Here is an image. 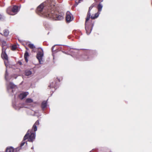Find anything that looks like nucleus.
Masks as SVG:
<instances>
[{
  "label": "nucleus",
  "mask_w": 152,
  "mask_h": 152,
  "mask_svg": "<svg viewBox=\"0 0 152 152\" xmlns=\"http://www.w3.org/2000/svg\"><path fill=\"white\" fill-rule=\"evenodd\" d=\"M55 6L53 0H47L41 4L37 9V12L40 16L48 18L53 7Z\"/></svg>",
  "instance_id": "obj_1"
},
{
  "label": "nucleus",
  "mask_w": 152,
  "mask_h": 152,
  "mask_svg": "<svg viewBox=\"0 0 152 152\" xmlns=\"http://www.w3.org/2000/svg\"><path fill=\"white\" fill-rule=\"evenodd\" d=\"M39 124V122L37 120L33 126L32 129L31 130H28L26 134L24 137L23 140L20 144V147H19L20 150L21 148L26 143L27 145V143L25 141V140L28 139V141L30 142H33L34 140L35 139L36 133L35 132L37 130V126H38Z\"/></svg>",
  "instance_id": "obj_2"
},
{
  "label": "nucleus",
  "mask_w": 152,
  "mask_h": 152,
  "mask_svg": "<svg viewBox=\"0 0 152 152\" xmlns=\"http://www.w3.org/2000/svg\"><path fill=\"white\" fill-rule=\"evenodd\" d=\"M55 6L51 11L50 13L48 18H52L56 20H62L64 18L63 15L61 14L58 13L57 11H55Z\"/></svg>",
  "instance_id": "obj_3"
},
{
  "label": "nucleus",
  "mask_w": 152,
  "mask_h": 152,
  "mask_svg": "<svg viewBox=\"0 0 152 152\" xmlns=\"http://www.w3.org/2000/svg\"><path fill=\"white\" fill-rule=\"evenodd\" d=\"M18 11V7L14 6L13 7H10L7 9V14L11 15H14L17 14Z\"/></svg>",
  "instance_id": "obj_4"
},
{
  "label": "nucleus",
  "mask_w": 152,
  "mask_h": 152,
  "mask_svg": "<svg viewBox=\"0 0 152 152\" xmlns=\"http://www.w3.org/2000/svg\"><path fill=\"white\" fill-rule=\"evenodd\" d=\"M42 52L39 51L37 53V58L40 64H42V63L41 62L42 61V59L43 56V52L42 49Z\"/></svg>",
  "instance_id": "obj_5"
},
{
  "label": "nucleus",
  "mask_w": 152,
  "mask_h": 152,
  "mask_svg": "<svg viewBox=\"0 0 152 152\" xmlns=\"http://www.w3.org/2000/svg\"><path fill=\"white\" fill-rule=\"evenodd\" d=\"M16 87L15 85H14L13 83L10 82L9 84L7 85V88L8 92H13V89L15 88Z\"/></svg>",
  "instance_id": "obj_6"
},
{
  "label": "nucleus",
  "mask_w": 152,
  "mask_h": 152,
  "mask_svg": "<svg viewBox=\"0 0 152 152\" xmlns=\"http://www.w3.org/2000/svg\"><path fill=\"white\" fill-rule=\"evenodd\" d=\"M66 21L68 22L72 20L73 19L72 14L69 11L66 13Z\"/></svg>",
  "instance_id": "obj_7"
},
{
  "label": "nucleus",
  "mask_w": 152,
  "mask_h": 152,
  "mask_svg": "<svg viewBox=\"0 0 152 152\" xmlns=\"http://www.w3.org/2000/svg\"><path fill=\"white\" fill-rule=\"evenodd\" d=\"M20 149L19 148H17L16 149H14L12 147H8L7 148L6 150V152H17Z\"/></svg>",
  "instance_id": "obj_8"
},
{
  "label": "nucleus",
  "mask_w": 152,
  "mask_h": 152,
  "mask_svg": "<svg viewBox=\"0 0 152 152\" xmlns=\"http://www.w3.org/2000/svg\"><path fill=\"white\" fill-rule=\"evenodd\" d=\"M6 48H3V50H2V52L1 54L2 58L6 61L8 60V57L7 55L5 53Z\"/></svg>",
  "instance_id": "obj_9"
},
{
  "label": "nucleus",
  "mask_w": 152,
  "mask_h": 152,
  "mask_svg": "<svg viewBox=\"0 0 152 152\" xmlns=\"http://www.w3.org/2000/svg\"><path fill=\"white\" fill-rule=\"evenodd\" d=\"M28 94V92L22 93L20 94L19 97L20 99H22L26 97Z\"/></svg>",
  "instance_id": "obj_10"
},
{
  "label": "nucleus",
  "mask_w": 152,
  "mask_h": 152,
  "mask_svg": "<svg viewBox=\"0 0 152 152\" xmlns=\"http://www.w3.org/2000/svg\"><path fill=\"white\" fill-rule=\"evenodd\" d=\"M90 18V16H87L86 19V20L85 22V28L87 30V32H88V25H89V22H88V20H89Z\"/></svg>",
  "instance_id": "obj_11"
},
{
  "label": "nucleus",
  "mask_w": 152,
  "mask_h": 152,
  "mask_svg": "<svg viewBox=\"0 0 152 152\" xmlns=\"http://www.w3.org/2000/svg\"><path fill=\"white\" fill-rule=\"evenodd\" d=\"M48 87L50 88H54L55 89H56L57 88L56 86V83L55 82L51 83Z\"/></svg>",
  "instance_id": "obj_12"
},
{
  "label": "nucleus",
  "mask_w": 152,
  "mask_h": 152,
  "mask_svg": "<svg viewBox=\"0 0 152 152\" xmlns=\"http://www.w3.org/2000/svg\"><path fill=\"white\" fill-rule=\"evenodd\" d=\"M87 28H88V32H87V30H86V28H85V29H86V34H87V35H89L91 33V31L92 27H91V26H90V25H88Z\"/></svg>",
  "instance_id": "obj_13"
},
{
  "label": "nucleus",
  "mask_w": 152,
  "mask_h": 152,
  "mask_svg": "<svg viewBox=\"0 0 152 152\" xmlns=\"http://www.w3.org/2000/svg\"><path fill=\"white\" fill-rule=\"evenodd\" d=\"M47 106V102L46 101H44L42 104V107L43 109H44Z\"/></svg>",
  "instance_id": "obj_14"
},
{
  "label": "nucleus",
  "mask_w": 152,
  "mask_h": 152,
  "mask_svg": "<svg viewBox=\"0 0 152 152\" xmlns=\"http://www.w3.org/2000/svg\"><path fill=\"white\" fill-rule=\"evenodd\" d=\"M31 74H32L30 70H26L25 71V75H26V76H29V75H31Z\"/></svg>",
  "instance_id": "obj_15"
},
{
  "label": "nucleus",
  "mask_w": 152,
  "mask_h": 152,
  "mask_svg": "<svg viewBox=\"0 0 152 152\" xmlns=\"http://www.w3.org/2000/svg\"><path fill=\"white\" fill-rule=\"evenodd\" d=\"M33 102V100L32 99L30 98H28L26 99L25 103L26 104H28L32 103Z\"/></svg>",
  "instance_id": "obj_16"
},
{
  "label": "nucleus",
  "mask_w": 152,
  "mask_h": 152,
  "mask_svg": "<svg viewBox=\"0 0 152 152\" xmlns=\"http://www.w3.org/2000/svg\"><path fill=\"white\" fill-rule=\"evenodd\" d=\"M1 43H2V50H3V48H6L5 47L7 45L6 42L4 40L1 41Z\"/></svg>",
  "instance_id": "obj_17"
},
{
  "label": "nucleus",
  "mask_w": 152,
  "mask_h": 152,
  "mask_svg": "<svg viewBox=\"0 0 152 152\" xmlns=\"http://www.w3.org/2000/svg\"><path fill=\"white\" fill-rule=\"evenodd\" d=\"M102 7H103V6L102 4L99 3L98 4V6L97 8H98V11L99 12H101V11L102 10Z\"/></svg>",
  "instance_id": "obj_18"
},
{
  "label": "nucleus",
  "mask_w": 152,
  "mask_h": 152,
  "mask_svg": "<svg viewBox=\"0 0 152 152\" xmlns=\"http://www.w3.org/2000/svg\"><path fill=\"white\" fill-rule=\"evenodd\" d=\"M29 56L28 53L27 52H26L24 55V58L26 62L28 61L27 57Z\"/></svg>",
  "instance_id": "obj_19"
},
{
  "label": "nucleus",
  "mask_w": 152,
  "mask_h": 152,
  "mask_svg": "<svg viewBox=\"0 0 152 152\" xmlns=\"http://www.w3.org/2000/svg\"><path fill=\"white\" fill-rule=\"evenodd\" d=\"M9 31L7 30H5L4 31V34L5 36H7L9 34Z\"/></svg>",
  "instance_id": "obj_20"
},
{
  "label": "nucleus",
  "mask_w": 152,
  "mask_h": 152,
  "mask_svg": "<svg viewBox=\"0 0 152 152\" xmlns=\"http://www.w3.org/2000/svg\"><path fill=\"white\" fill-rule=\"evenodd\" d=\"M28 46L31 49H33L35 48V46L33 44L30 43L28 44Z\"/></svg>",
  "instance_id": "obj_21"
},
{
  "label": "nucleus",
  "mask_w": 152,
  "mask_h": 152,
  "mask_svg": "<svg viewBox=\"0 0 152 152\" xmlns=\"http://www.w3.org/2000/svg\"><path fill=\"white\" fill-rule=\"evenodd\" d=\"M17 45H12L11 47V49L13 50H15L17 48Z\"/></svg>",
  "instance_id": "obj_22"
},
{
  "label": "nucleus",
  "mask_w": 152,
  "mask_h": 152,
  "mask_svg": "<svg viewBox=\"0 0 152 152\" xmlns=\"http://www.w3.org/2000/svg\"><path fill=\"white\" fill-rule=\"evenodd\" d=\"M100 13V12H99L98 11L97 13L95 14L94 15V16H95V18H97L99 16Z\"/></svg>",
  "instance_id": "obj_23"
},
{
  "label": "nucleus",
  "mask_w": 152,
  "mask_h": 152,
  "mask_svg": "<svg viewBox=\"0 0 152 152\" xmlns=\"http://www.w3.org/2000/svg\"><path fill=\"white\" fill-rule=\"evenodd\" d=\"M8 75V73L7 72V70H6V73H5V78L6 80H8V79L7 78V76Z\"/></svg>",
  "instance_id": "obj_24"
},
{
  "label": "nucleus",
  "mask_w": 152,
  "mask_h": 152,
  "mask_svg": "<svg viewBox=\"0 0 152 152\" xmlns=\"http://www.w3.org/2000/svg\"><path fill=\"white\" fill-rule=\"evenodd\" d=\"M4 63H5V65L6 68H7L9 66V65H8V63L7 62V63H6L5 61H4Z\"/></svg>",
  "instance_id": "obj_25"
},
{
  "label": "nucleus",
  "mask_w": 152,
  "mask_h": 152,
  "mask_svg": "<svg viewBox=\"0 0 152 152\" xmlns=\"http://www.w3.org/2000/svg\"><path fill=\"white\" fill-rule=\"evenodd\" d=\"M91 15V13H90V11L88 10V14H87V16L90 17Z\"/></svg>",
  "instance_id": "obj_26"
},
{
  "label": "nucleus",
  "mask_w": 152,
  "mask_h": 152,
  "mask_svg": "<svg viewBox=\"0 0 152 152\" xmlns=\"http://www.w3.org/2000/svg\"><path fill=\"white\" fill-rule=\"evenodd\" d=\"M91 18L92 19H94L95 18H95V17L94 16V15H92L91 16Z\"/></svg>",
  "instance_id": "obj_27"
},
{
  "label": "nucleus",
  "mask_w": 152,
  "mask_h": 152,
  "mask_svg": "<svg viewBox=\"0 0 152 152\" xmlns=\"http://www.w3.org/2000/svg\"><path fill=\"white\" fill-rule=\"evenodd\" d=\"M93 6H91L89 8V11H91V10L93 8Z\"/></svg>",
  "instance_id": "obj_28"
},
{
  "label": "nucleus",
  "mask_w": 152,
  "mask_h": 152,
  "mask_svg": "<svg viewBox=\"0 0 152 152\" xmlns=\"http://www.w3.org/2000/svg\"><path fill=\"white\" fill-rule=\"evenodd\" d=\"M55 45L53 46L52 48V51H53L54 48L55 47Z\"/></svg>",
  "instance_id": "obj_29"
},
{
  "label": "nucleus",
  "mask_w": 152,
  "mask_h": 152,
  "mask_svg": "<svg viewBox=\"0 0 152 152\" xmlns=\"http://www.w3.org/2000/svg\"><path fill=\"white\" fill-rule=\"evenodd\" d=\"M18 64L20 65H21L22 64V62L20 61H18Z\"/></svg>",
  "instance_id": "obj_30"
},
{
  "label": "nucleus",
  "mask_w": 152,
  "mask_h": 152,
  "mask_svg": "<svg viewBox=\"0 0 152 152\" xmlns=\"http://www.w3.org/2000/svg\"><path fill=\"white\" fill-rule=\"evenodd\" d=\"M2 18V15L0 14V20H1Z\"/></svg>",
  "instance_id": "obj_31"
},
{
  "label": "nucleus",
  "mask_w": 152,
  "mask_h": 152,
  "mask_svg": "<svg viewBox=\"0 0 152 152\" xmlns=\"http://www.w3.org/2000/svg\"><path fill=\"white\" fill-rule=\"evenodd\" d=\"M32 51L33 52H35L36 51V50H34V49H33V50H32Z\"/></svg>",
  "instance_id": "obj_32"
},
{
  "label": "nucleus",
  "mask_w": 152,
  "mask_h": 152,
  "mask_svg": "<svg viewBox=\"0 0 152 152\" xmlns=\"http://www.w3.org/2000/svg\"><path fill=\"white\" fill-rule=\"evenodd\" d=\"M63 52L64 53H65V54H66V52H65V51H63Z\"/></svg>",
  "instance_id": "obj_33"
},
{
  "label": "nucleus",
  "mask_w": 152,
  "mask_h": 152,
  "mask_svg": "<svg viewBox=\"0 0 152 152\" xmlns=\"http://www.w3.org/2000/svg\"><path fill=\"white\" fill-rule=\"evenodd\" d=\"M21 107H25L24 106H23Z\"/></svg>",
  "instance_id": "obj_34"
},
{
  "label": "nucleus",
  "mask_w": 152,
  "mask_h": 152,
  "mask_svg": "<svg viewBox=\"0 0 152 152\" xmlns=\"http://www.w3.org/2000/svg\"><path fill=\"white\" fill-rule=\"evenodd\" d=\"M31 149H34L33 147H31Z\"/></svg>",
  "instance_id": "obj_35"
},
{
  "label": "nucleus",
  "mask_w": 152,
  "mask_h": 152,
  "mask_svg": "<svg viewBox=\"0 0 152 152\" xmlns=\"http://www.w3.org/2000/svg\"><path fill=\"white\" fill-rule=\"evenodd\" d=\"M0 34H1L2 35H3V34H2L1 33H0Z\"/></svg>",
  "instance_id": "obj_36"
},
{
  "label": "nucleus",
  "mask_w": 152,
  "mask_h": 152,
  "mask_svg": "<svg viewBox=\"0 0 152 152\" xmlns=\"http://www.w3.org/2000/svg\"><path fill=\"white\" fill-rule=\"evenodd\" d=\"M58 80H59V82H60V80H59V79H58Z\"/></svg>",
  "instance_id": "obj_37"
}]
</instances>
